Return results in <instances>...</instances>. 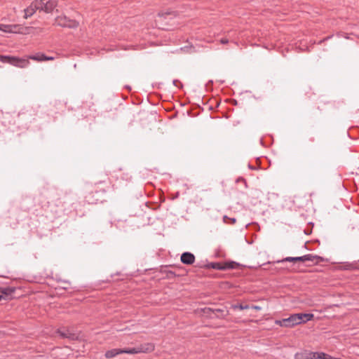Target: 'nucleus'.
I'll return each instance as SVG.
<instances>
[{
	"label": "nucleus",
	"mask_w": 359,
	"mask_h": 359,
	"mask_svg": "<svg viewBox=\"0 0 359 359\" xmlns=\"http://www.w3.org/2000/svg\"><path fill=\"white\" fill-rule=\"evenodd\" d=\"M29 59L36 62H43L54 60L55 57L53 56H46L43 53H37L34 55H31L28 57L27 59L0 55V62L3 63H8L19 68L27 67L29 65Z\"/></svg>",
	"instance_id": "nucleus-1"
},
{
	"label": "nucleus",
	"mask_w": 359,
	"mask_h": 359,
	"mask_svg": "<svg viewBox=\"0 0 359 359\" xmlns=\"http://www.w3.org/2000/svg\"><path fill=\"white\" fill-rule=\"evenodd\" d=\"M154 349V346L152 344H147L135 348H114L111 350H109L105 353L104 356L107 358H112L121 353L136 354L140 353L150 352L152 351Z\"/></svg>",
	"instance_id": "nucleus-2"
},
{
	"label": "nucleus",
	"mask_w": 359,
	"mask_h": 359,
	"mask_svg": "<svg viewBox=\"0 0 359 359\" xmlns=\"http://www.w3.org/2000/svg\"><path fill=\"white\" fill-rule=\"evenodd\" d=\"M300 317L297 316L296 313L290 316L287 318H283L282 320H276L275 321L276 325H278L280 327H292L295 325H299V319Z\"/></svg>",
	"instance_id": "nucleus-3"
},
{
	"label": "nucleus",
	"mask_w": 359,
	"mask_h": 359,
	"mask_svg": "<svg viewBox=\"0 0 359 359\" xmlns=\"http://www.w3.org/2000/svg\"><path fill=\"white\" fill-rule=\"evenodd\" d=\"M28 29L27 27L24 28L20 25H4L0 24V31L7 33L25 34V30Z\"/></svg>",
	"instance_id": "nucleus-4"
},
{
	"label": "nucleus",
	"mask_w": 359,
	"mask_h": 359,
	"mask_svg": "<svg viewBox=\"0 0 359 359\" xmlns=\"http://www.w3.org/2000/svg\"><path fill=\"white\" fill-rule=\"evenodd\" d=\"M55 24L64 27L74 28L78 26V22L75 20L68 19L67 17H57L55 19Z\"/></svg>",
	"instance_id": "nucleus-5"
},
{
	"label": "nucleus",
	"mask_w": 359,
	"mask_h": 359,
	"mask_svg": "<svg viewBox=\"0 0 359 359\" xmlns=\"http://www.w3.org/2000/svg\"><path fill=\"white\" fill-rule=\"evenodd\" d=\"M40 2H35L33 1L29 6H28L27 8L24 10L25 12V16L24 18L25 19H27L29 17H31L33 15L36 10H40V6H39V4Z\"/></svg>",
	"instance_id": "nucleus-6"
},
{
	"label": "nucleus",
	"mask_w": 359,
	"mask_h": 359,
	"mask_svg": "<svg viewBox=\"0 0 359 359\" xmlns=\"http://www.w3.org/2000/svg\"><path fill=\"white\" fill-rule=\"evenodd\" d=\"M181 262L184 264H192L195 262V256L189 252L182 253L180 258Z\"/></svg>",
	"instance_id": "nucleus-7"
},
{
	"label": "nucleus",
	"mask_w": 359,
	"mask_h": 359,
	"mask_svg": "<svg viewBox=\"0 0 359 359\" xmlns=\"http://www.w3.org/2000/svg\"><path fill=\"white\" fill-rule=\"evenodd\" d=\"M57 4L55 1H48L44 4V6H40V10L45 11L46 13H51L56 7Z\"/></svg>",
	"instance_id": "nucleus-8"
},
{
	"label": "nucleus",
	"mask_w": 359,
	"mask_h": 359,
	"mask_svg": "<svg viewBox=\"0 0 359 359\" xmlns=\"http://www.w3.org/2000/svg\"><path fill=\"white\" fill-rule=\"evenodd\" d=\"M297 316L300 317L299 319V325L301 323H306L309 320H311L314 316L312 313H296Z\"/></svg>",
	"instance_id": "nucleus-9"
},
{
	"label": "nucleus",
	"mask_w": 359,
	"mask_h": 359,
	"mask_svg": "<svg viewBox=\"0 0 359 359\" xmlns=\"http://www.w3.org/2000/svg\"><path fill=\"white\" fill-rule=\"evenodd\" d=\"M304 262H311L314 263H318L319 261L322 259V258L318 255H313L311 254H308L304 255Z\"/></svg>",
	"instance_id": "nucleus-10"
},
{
	"label": "nucleus",
	"mask_w": 359,
	"mask_h": 359,
	"mask_svg": "<svg viewBox=\"0 0 359 359\" xmlns=\"http://www.w3.org/2000/svg\"><path fill=\"white\" fill-rule=\"evenodd\" d=\"M297 261L304 262V256L295 257H287L283 259L281 262H297Z\"/></svg>",
	"instance_id": "nucleus-11"
},
{
	"label": "nucleus",
	"mask_w": 359,
	"mask_h": 359,
	"mask_svg": "<svg viewBox=\"0 0 359 359\" xmlns=\"http://www.w3.org/2000/svg\"><path fill=\"white\" fill-rule=\"evenodd\" d=\"M249 308L250 306L248 304H237L232 305V309H233L245 310Z\"/></svg>",
	"instance_id": "nucleus-12"
},
{
	"label": "nucleus",
	"mask_w": 359,
	"mask_h": 359,
	"mask_svg": "<svg viewBox=\"0 0 359 359\" xmlns=\"http://www.w3.org/2000/svg\"><path fill=\"white\" fill-rule=\"evenodd\" d=\"M9 292L7 289L0 288V300L2 299H6V297L9 295Z\"/></svg>",
	"instance_id": "nucleus-13"
},
{
	"label": "nucleus",
	"mask_w": 359,
	"mask_h": 359,
	"mask_svg": "<svg viewBox=\"0 0 359 359\" xmlns=\"http://www.w3.org/2000/svg\"><path fill=\"white\" fill-rule=\"evenodd\" d=\"M319 352H310L309 357H305L303 359H319Z\"/></svg>",
	"instance_id": "nucleus-14"
},
{
	"label": "nucleus",
	"mask_w": 359,
	"mask_h": 359,
	"mask_svg": "<svg viewBox=\"0 0 359 359\" xmlns=\"http://www.w3.org/2000/svg\"><path fill=\"white\" fill-rule=\"evenodd\" d=\"M223 222L226 224H229V222L231 223V224H234L236 223V219L235 218H230V217H228L227 216H224L223 217Z\"/></svg>",
	"instance_id": "nucleus-15"
},
{
	"label": "nucleus",
	"mask_w": 359,
	"mask_h": 359,
	"mask_svg": "<svg viewBox=\"0 0 359 359\" xmlns=\"http://www.w3.org/2000/svg\"><path fill=\"white\" fill-rule=\"evenodd\" d=\"M319 359H324L325 357H326V353H323V352H319Z\"/></svg>",
	"instance_id": "nucleus-16"
},
{
	"label": "nucleus",
	"mask_w": 359,
	"mask_h": 359,
	"mask_svg": "<svg viewBox=\"0 0 359 359\" xmlns=\"http://www.w3.org/2000/svg\"><path fill=\"white\" fill-rule=\"evenodd\" d=\"M35 2H40L39 4V6H44V4H46L45 0H39V1H34Z\"/></svg>",
	"instance_id": "nucleus-17"
},
{
	"label": "nucleus",
	"mask_w": 359,
	"mask_h": 359,
	"mask_svg": "<svg viewBox=\"0 0 359 359\" xmlns=\"http://www.w3.org/2000/svg\"><path fill=\"white\" fill-rule=\"evenodd\" d=\"M220 43L222 44H226L229 43V40L227 39H222L220 40Z\"/></svg>",
	"instance_id": "nucleus-18"
},
{
	"label": "nucleus",
	"mask_w": 359,
	"mask_h": 359,
	"mask_svg": "<svg viewBox=\"0 0 359 359\" xmlns=\"http://www.w3.org/2000/svg\"><path fill=\"white\" fill-rule=\"evenodd\" d=\"M252 309H255V310H257V311H259L261 310V307L259 306H256V305H253L251 306Z\"/></svg>",
	"instance_id": "nucleus-19"
},
{
	"label": "nucleus",
	"mask_w": 359,
	"mask_h": 359,
	"mask_svg": "<svg viewBox=\"0 0 359 359\" xmlns=\"http://www.w3.org/2000/svg\"><path fill=\"white\" fill-rule=\"evenodd\" d=\"M60 334L63 337H69V336L64 333V332H60Z\"/></svg>",
	"instance_id": "nucleus-20"
},
{
	"label": "nucleus",
	"mask_w": 359,
	"mask_h": 359,
	"mask_svg": "<svg viewBox=\"0 0 359 359\" xmlns=\"http://www.w3.org/2000/svg\"><path fill=\"white\" fill-rule=\"evenodd\" d=\"M334 358H332V356H330V355L328 354H326V357H325L324 359H334Z\"/></svg>",
	"instance_id": "nucleus-21"
},
{
	"label": "nucleus",
	"mask_w": 359,
	"mask_h": 359,
	"mask_svg": "<svg viewBox=\"0 0 359 359\" xmlns=\"http://www.w3.org/2000/svg\"><path fill=\"white\" fill-rule=\"evenodd\" d=\"M305 357H309V353H306V355H303L301 359H303Z\"/></svg>",
	"instance_id": "nucleus-22"
},
{
	"label": "nucleus",
	"mask_w": 359,
	"mask_h": 359,
	"mask_svg": "<svg viewBox=\"0 0 359 359\" xmlns=\"http://www.w3.org/2000/svg\"><path fill=\"white\" fill-rule=\"evenodd\" d=\"M159 15L163 16L164 14L163 13H159Z\"/></svg>",
	"instance_id": "nucleus-23"
}]
</instances>
